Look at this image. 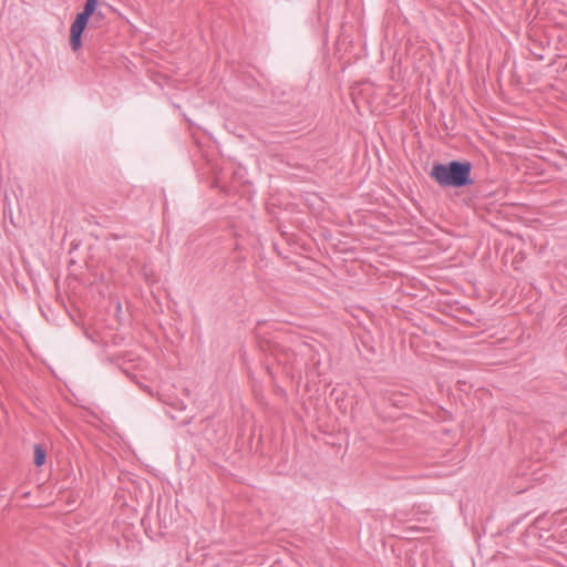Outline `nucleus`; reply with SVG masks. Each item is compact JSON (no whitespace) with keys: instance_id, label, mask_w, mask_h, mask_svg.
I'll return each instance as SVG.
<instances>
[{"instance_id":"nucleus-1","label":"nucleus","mask_w":567,"mask_h":567,"mask_svg":"<svg viewBox=\"0 0 567 567\" xmlns=\"http://www.w3.org/2000/svg\"><path fill=\"white\" fill-rule=\"evenodd\" d=\"M471 173V162L454 159L434 164L430 175L442 187L462 188L474 183Z\"/></svg>"},{"instance_id":"nucleus-2","label":"nucleus","mask_w":567,"mask_h":567,"mask_svg":"<svg viewBox=\"0 0 567 567\" xmlns=\"http://www.w3.org/2000/svg\"><path fill=\"white\" fill-rule=\"evenodd\" d=\"M99 0H85L83 11L79 12L71 24L70 45L73 51L82 47V35L90 18L96 12Z\"/></svg>"},{"instance_id":"nucleus-3","label":"nucleus","mask_w":567,"mask_h":567,"mask_svg":"<svg viewBox=\"0 0 567 567\" xmlns=\"http://www.w3.org/2000/svg\"><path fill=\"white\" fill-rule=\"evenodd\" d=\"M47 460V451L41 444L34 445V457L33 462L37 466H42Z\"/></svg>"},{"instance_id":"nucleus-4","label":"nucleus","mask_w":567,"mask_h":567,"mask_svg":"<svg viewBox=\"0 0 567 567\" xmlns=\"http://www.w3.org/2000/svg\"><path fill=\"white\" fill-rule=\"evenodd\" d=\"M141 386H142L146 392H148L150 394H153V392H152V390H151V388H150V386H147V385H145V386L141 385Z\"/></svg>"},{"instance_id":"nucleus-5","label":"nucleus","mask_w":567,"mask_h":567,"mask_svg":"<svg viewBox=\"0 0 567 567\" xmlns=\"http://www.w3.org/2000/svg\"><path fill=\"white\" fill-rule=\"evenodd\" d=\"M536 56H537L538 60H543L544 59V55H542L540 53H537Z\"/></svg>"}]
</instances>
